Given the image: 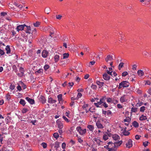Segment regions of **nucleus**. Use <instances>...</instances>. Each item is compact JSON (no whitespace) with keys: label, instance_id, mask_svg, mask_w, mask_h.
Segmentation results:
<instances>
[{"label":"nucleus","instance_id":"f257e3e1","mask_svg":"<svg viewBox=\"0 0 151 151\" xmlns=\"http://www.w3.org/2000/svg\"><path fill=\"white\" fill-rule=\"evenodd\" d=\"M122 143V142L121 140L119 141L118 142H114V143H112L111 142H109L108 143V145L105 146L104 147L107 148L108 150V147H111V146H110V145H112L113 147H118L120 146Z\"/></svg>","mask_w":151,"mask_h":151},{"label":"nucleus","instance_id":"f03ea898","mask_svg":"<svg viewBox=\"0 0 151 151\" xmlns=\"http://www.w3.org/2000/svg\"><path fill=\"white\" fill-rule=\"evenodd\" d=\"M129 82L123 81L119 84V86L118 87L119 89H120L122 87L126 88L129 87Z\"/></svg>","mask_w":151,"mask_h":151},{"label":"nucleus","instance_id":"7ed1b4c3","mask_svg":"<svg viewBox=\"0 0 151 151\" xmlns=\"http://www.w3.org/2000/svg\"><path fill=\"white\" fill-rule=\"evenodd\" d=\"M106 99V98L105 97H103L102 98H101L100 99V101L99 102H98L97 103H95L94 104L95 106H96L97 107H100L99 106L100 105H101L102 103H104L105 102V99Z\"/></svg>","mask_w":151,"mask_h":151},{"label":"nucleus","instance_id":"20e7f679","mask_svg":"<svg viewBox=\"0 0 151 151\" xmlns=\"http://www.w3.org/2000/svg\"><path fill=\"white\" fill-rule=\"evenodd\" d=\"M76 129L80 134L81 135H83L85 134L86 131V129H82L80 127H78L76 128Z\"/></svg>","mask_w":151,"mask_h":151},{"label":"nucleus","instance_id":"39448f33","mask_svg":"<svg viewBox=\"0 0 151 151\" xmlns=\"http://www.w3.org/2000/svg\"><path fill=\"white\" fill-rule=\"evenodd\" d=\"M127 95H123L120 98V101L121 103H123L127 101L128 99H127Z\"/></svg>","mask_w":151,"mask_h":151},{"label":"nucleus","instance_id":"423d86ee","mask_svg":"<svg viewBox=\"0 0 151 151\" xmlns=\"http://www.w3.org/2000/svg\"><path fill=\"white\" fill-rule=\"evenodd\" d=\"M25 26H26V25L25 24L19 25L17 26L16 28V29L17 31L19 32L20 31H22L23 30L24 27Z\"/></svg>","mask_w":151,"mask_h":151},{"label":"nucleus","instance_id":"0eeeda50","mask_svg":"<svg viewBox=\"0 0 151 151\" xmlns=\"http://www.w3.org/2000/svg\"><path fill=\"white\" fill-rule=\"evenodd\" d=\"M113 60V56L110 55H108L105 58V60L107 63H109V61H111Z\"/></svg>","mask_w":151,"mask_h":151},{"label":"nucleus","instance_id":"6e6552de","mask_svg":"<svg viewBox=\"0 0 151 151\" xmlns=\"http://www.w3.org/2000/svg\"><path fill=\"white\" fill-rule=\"evenodd\" d=\"M132 142V140L131 139H129L126 144V147L129 148L133 146Z\"/></svg>","mask_w":151,"mask_h":151},{"label":"nucleus","instance_id":"1a4fd4ad","mask_svg":"<svg viewBox=\"0 0 151 151\" xmlns=\"http://www.w3.org/2000/svg\"><path fill=\"white\" fill-rule=\"evenodd\" d=\"M93 141L94 142V143L95 145H101V143H102V142L99 139L96 138H94L93 139Z\"/></svg>","mask_w":151,"mask_h":151},{"label":"nucleus","instance_id":"9d476101","mask_svg":"<svg viewBox=\"0 0 151 151\" xmlns=\"http://www.w3.org/2000/svg\"><path fill=\"white\" fill-rule=\"evenodd\" d=\"M48 54V52L46 50H44L42 52V56L43 58H45L47 57Z\"/></svg>","mask_w":151,"mask_h":151},{"label":"nucleus","instance_id":"9b49d317","mask_svg":"<svg viewBox=\"0 0 151 151\" xmlns=\"http://www.w3.org/2000/svg\"><path fill=\"white\" fill-rule=\"evenodd\" d=\"M25 99H26L31 104H35V101L33 99H31L28 97H26L25 98Z\"/></svg>","mask_w":151,"mask_h":151},{"label":"nucleus","instance_id":"f8f14e48","mask_svg":"<svg viewBox=\"0 0 151 151\" xmlns=\"http://www.w3.org/2000/svg\"><path fill=\"white\" fill-rule=\"evenodd\" d=\"M112 138L115 141L118 140V141L116 142H118L119 141V140L120 139V137L117 134H114L112 135Z\"/></svg>","mask_w":151,"mask_h":151},{"label":"nucleus","instance_id":"ddd939ff","mask_svg":"<svg viewBox=\"0 0 151 151\" xmlns=\"http://www.w3.org/2000/svg\"><path fill=\"white\" fill-rule=\"evenodd\" d=\"M103 78L105 80L108 81L110 79V77L106 73H104L103 75Z\"/></svg>","mask_w":151,"mask_h":151},{"label":"nucleus","instance_id":"4468645a","mask_svg":"<svg viewBox=\"0 0 151 151\" xmlns=\"http://www.w3.org/2000/svg\"><path fill=\"white\" fill-rule=\"evenodd\" d=\"M96 125L97 128L99 129H102L104 128L102 124L100 123L99 121H97L96 123Z\"/></svg>","mask_w":151,"mask_h":151},{"label":"nucleus","instance_id":"2eb2a0df","mask_svg":"<svg viewBox=\"0 0 151 151\" xmlns=\"http://www.w3.org/2000/svg\"><path fill=\"white\" fill-rule=\"evenodd\" d=\"M39 100L42 104H45L46 102V99L43 96H40L39 98Z\"/></svg>","mask_w":151,"mask_h":151},{"label":"nucleus","instance_id":"dca6fc26","mask_svg":"<svg viewBox=\"0 0 151 151\" xmlns=\"http://www.w3.org/2000/svg\"><path fill=\"white\" fill-rule=\"evenodd\" d=\"M59 54V53L58 54H55L54 58L55 62L56 63L59 60L60 57Z\"/></svg>","mask_w":151,"mask_h":151},{"label":"nucleus","instance_id":"f3484780","mask_svg":"<svg viewBox=\"0 0 151 151\" xmlns=\"http://www.w3.org/2000/svg\"><path fill=\"white\" fill-rule=\"evenodd\" d=\"M57 101L55 100H53L52 99L51 97H49L48 100V102L49 103H55Z\"/></svg>","mask_w":151,"mask_h":151},{"label":"nucleus","instance_id":"a211bd4d","mask_svg":"<svg viewBox=\"0 0 151 151\" xmlns=\"http://www.w3.org/2000/svg\"><path fill=\"white\" fill-rule=\"evenodd\" d=\"M137 73L139 76H141L144 75V72L143 70H138L137 72Z\"/></svg>","mask_w":151,"mask_h":151},{"label":"nucleus","instance_id":"6ab92c4d","mask_svg":"<svg viewBox=\"0 0 151 151\" xmlns=\"http://www.w3.org/2000/svg\"><path fill=\"white\" fill-rule=\"evenodd\" d=\"M87 127L90 131H91L92 132H93L94 129V127L92 125H88L87 126Z\"/></svg>","mask_w":151,"mask_h":151},{"label":"nucleus","instance_id":"aec40b11","mask_svg":"<svg viewBox=\"0 0 151 151\" xmlns=\"http://www.w3.org/2000/svg\"><path fill=\"white\" fill-rule=\"evenodd\" d=\"M5 50H6V53L7 54H9L10 53V46L9 45H7L5 48Z\"/></svg>","mask_w":151,"mask_h":151},{"label":"nucleus","instance_id":"412c9836","mask_svg":"<svg viewBox=\"0 0 151 151\" xmlns=\"http://www.w3.org/2000/svg\"><path fill=\"white\" fill-rule=\"evenodd\" d=\"M19 103L23 106H24L26 104L25 100L22 99H20L19 102Z\"/></svg>","mask_w":151,"mask_h":151},{"label":"nucleus","instance_id":"4be33fe9","mask_svg":"<svg viewBox=\"0 0 151 151\" xmlns=\"http://www.w3.org/2000/svg\"><path fill=\"white\" fill-rule=\"evenodd\" d=\"M58 101L59 103L60 102V101H62V94H60L58 96Z\"/></svg>","mask_w":151,"mask_h":151},{"label":"nucleus","instance_id":"5701e85b","mask_svg":"<svg viewBox=\"0 0 151 151\" xmlns=\"http://www.w3.org/2000/svg\"><path fill=\"white\" fill-rule=\"evenodd\" d=\"M147 119V117L146 116H144V115H142L139 118V120L141 121H143Z\"/></svg>","mask_w":151,"mask_h":151},{"label":"nucleus","instance_id":"b1692460","mask_svg":"<svg viewBox=\"0 0 151 151\" xmlns=\"http://www.w3.org/2000/svg\"><path fill=\"white\" fill-rule=\"evenodd\" d=\"M96 84L99 86L102 87L103 86L104 84L103 82H101L99 81H97L96 82Z\"/></svg>","mask_w":151,"mask_h":151},{"label":"nucleus","instance_id":"393cba45","mask_svg":"<svg viewBox=\"0 0 151 151\" xmlns=\"http://www.w3.org/2000/svg\"><path fill=\"white\" fill-rule=\"evenodd\" d=\"M132 125L135 127H137L139 126V124L136 121H134L132 122Z\"/></svg>","mask_w":151,"mask_h":151},{"label":"nucleus","instance_id":"a878e982","mask_svg":"<svg viewBox=\"0 0 151 151\" xmlns=\"http://www.w3.org/2000/svg\"><path fill=\"white\" fill-rule=\"evenodd\" d=\"M69 56V54L68 53H65L63 54V58L62 59H65L67 58Z\"/></svg>","mask_w":151,"mask_h":151},{"label":"nucleus","instance_id":"bb28decb","mask_svg":"<svg viewBox=\"0 0 151 151\" xmlns=\"http://www.w3.org/2000/svg\"><path fill=\"white\" fill-rule=\"evenodd\" d=\"M32 37H31V38H30V39H29L28 40L29 43V47H30L32 46V45H31L32 42Z\"/></svg>","mask_w":151,"mask_h":151},{"label":"nucleus","instance_id":"cd10ccee","mask_svg":"<svg viewBox=\"0 0 151 151\" xmlns=\"http://www.w3.org/2000/svg\"><path fill=\"white\" fill-rule=\"evenodd\" d=\"M124 63L123 62L120 63L118 66V69L119 70H120L121 68L124 66Z\"/></svg>","mask_w":151,"mask_h":151},{"label":"nucleus","instance_id":"c85d7f7f","mask_svg":"<svg viewBox=\"0 0 151 151\" xmlns=\"http://www.w3.org/2000/svg\"><path fill=\"white\" fill-rule=\"evenodd\" d=\"M108 151H116V149L114 148V147H108Z\"/></svg>","mask_w":151,"mask_h":151},{"label":"nucleus","instance_id":"c756f323","mask_svg":"<svg viewBox=\"0 0 151 151\" xmlns=\"http://www.w3.org/2000/svg\"><path fill=\"white\" fill-rule=\"evenodd\" d=\"M43 73V70L42 69H40L39 70L36 71L35 72V73L36 74H37V73Z\"/></svg>","mask_w":151,"mask_h":151},{"label":"nucleus","instance_id":"7c9ffc66","mask_svg":"<svg viewBox=\"0 0 151 151\" xmlns=\"http://www.w3.org/2000/svg\"><path fill=\"white\" fill-rule=\"evenodd\" d=\"M8 6L10 8V9H13L14 8V7L13 5V2H11L9 3V4H8Z\"/></svg>","mask_w":151,"mask_h":151},{"label":"nucleus","instance_id":"2f4dec72","mask_svg":"<svg viewBox=\"0 0 151 151\" xmlns=\"http://www.w3.org/2000/svg\"><path fill=\"white\" fill-rule=\"evenodd\" d=\"M112 112L110 110H108L107 111V114L109 116H110L112 115Z\"/></svg>","mask_w":151,"mask_h":151},{"label":"nucleus","instance_id":"473e14b6","mask_svg":"<svg viewBox=\"0 0 151 151\" xmlns=\"http://www.w3.org/2000/svg\"><path fill=\"white\" fill-rule=\"evenodd\" d=\"M34 25L35 27H38L40 24V22H36L35 23L33 24Z\"/></svg>","mask_w":151,"mask_h":151},{"label":"nucleus","instance_id":"72a5a7b5","mask_svg":"<svg viewBox=\"0 0 151 151\" xmlns=\"http://www.w3.org/2000/svg\"><path fill=\"white\" fill-rule=\"evenodd\" d=\"M88 149H89V151H96V149L90 146L88 147Z\"/></svg>","mask_w":151,"mask_h":151},{"label":"nucleus","instance_id":"f704fd0d","mask_svg":"<svg viewBox=\"0 0 151 151\" xmlns=\"http://www.w3.org/2000/svg\"><path fill=\"white\" fill-rule=\"evenodd\" d=\"M55 147L57 149L59 147V142H56L55 146Z\"/></svg>","mask_w":151,"mask_h":151},{"label":"nucleus","instance_id":"c9c22d12","mask_svg":"<svg viewBox=\"0 0 151 151\" xmlns=\"http://www.w3.org/2000/svg\"><path fill=\"white\" fill-rule=\"evenodd\" d=\"M53 135L54 137L56 139H57L59 136V134L57 133H54Z\"/></svg>","mask_w":151,"mask_h":151},{"label":"nucleus","instance_id":"e433bc0d","mask_svg":"<svg viewBox=\"0 0 151 151\" xmlns=\"http://www.w3.org/2000/svg\"><path fill=\"white\" fill-rule=\"evenodd\" d=\"M131 120V119H130V118L129 117H127L126 119H125L124 120V122H128L130 121Z\"/></svg>","mask_w":151,"mask_h":151},{"label":"nucleus","instance_id":"4c0bfd02","mask_svg":"<svg viewBox=\"0 0 151 151\" xmlns=\"http://www.w3.org/2000/svg\"><path fill=\"white\" fill-rule=\"evenodd\" d=\"M85 108H89L88 105V104H85L82 107V108L83 109H84Z\"/></svg>","mask_w":151,"mask_h":151},{"label":"nucleus","instance_id":"58836bf2","mask_svg":"<svg viewBox=\"0 0 151 151\" xmlns=\"http://www.w3.org/2000/svg\"><path fill=\"white\" fill-rule=\"evenodd\" d=\"M58 127L59 129H62L63 127V124L61 123H60L58 124Z\"/></svg>","mask_w":151,"mask_h":151},{"label":"nucleus","instance_id":"ea45409f","mask_svg":"<svg viewBox=\"0 0 151 151\" xmlns=\"http://www.w3.org/2000/svg\"><path fill=\"white\" fill-rule=\"evenodd\" d=\"M137 111V108L136 107H132L131 108V111L134 112H136Z\"/></svg>","mask_w":151,"mask_h":151},{"label":"nucleus","instance_id":"a19ab883","mask_svg":"<svg viewBox=\"0 0 151 151\" xmlns=\"http://www.w3.org/2000/svg\"><path fill=\"white\" fill-rule=\"evenodd\" d=\"M149 142L148 141H145L143 142V145L145 147H146L148 145Z\"/></svg>","mask_w":151,"mask_h":151},{"label":"nucleus","instance_id":"79ce46f5","mask_svg":"<svg viewBox=\"0 0 151 151\" xmlns=\"http://www.w3.org/2000/svg\"><path fill=\"white\" fill-rule=\"evenodd\" d=\"M91 88L93 89H96L97 88V86L96 85H94L93 84H92L91 86Z\"/></svg>","mask_w":151,"mask_h":151},{"label":"nucleus","instance_id":"37998d69","mask_svg":"<svg viewBox=\"0 0 151 151\" xmlns=\"http://www.w3.org/2000/svg\"><path fill=\"white\" fill-rule=\"evenodd\" d=\"M108 136L107 135L104 134L103 136V139L105 140L106 141L108 139Z\"/></svg>","mask_w":151,"mask_h":151},{"label":"nucleus","instance_id":"c03bdc74","mask_svg":"<svg viewBox=\"0 0 151 151\" xmlns=\"http://www.w3.org/2000/svg\"><path fill=\"white\" fill-rule=\"evenodd\" d=\"M50 67L49 66L47 65H45L44 66V69L45 71H46Z\"/></svg>","mask_w":151,"mask_h":151},{"label":"nucleus","instance_id":"a18cd8bd","mask_svg":"<svg viewBox=\"0 0 151 151\" xmlns=\"http://www.w3.org/2000/svg\"><path fill=\"white\" fill-rule=\"evenodd\" d=\"M145 107L144 106H142L141 107V108H140V111L141 112H143L145 109Z\"/></svg>","mask_w":151,"mask_h":151},{"label":"nucleus","instance_id":"49530a36","mask_svg":"<svg viewBox=\"0 0 151 151\" xmlns=\"http://www.w3.org/2000/svg\"><path fill=\"white\" fill-rule=\"evenodd\" d=\"M28 111V109L26 108H24L23 109L22 112L23 113H25Z\"/></svg>","mask_w":151,"mask_h":151},{"label":"nucleus","instance_id":"de8ad7c7","mask_svg":"<svg viewBox=\"0 0 151 151\" xmlns=\"http://www.w3.org/2000/svg\"><path fill=\"white\" fill-rule=\"evenodd\" d=\"M102 106H103L104 107L106 108L108 107V106L107 104L105 102L104 103H102Z\"/></svg>","mask_w":151,"mask_h":151},{"label":"nucleus","instance_id":"09e8293b","mask_svg":"<svg viewBox=\"0 0 151 151\" xmlns=\"http://www.w3.org/2000/svg\"><path fill=\"white\" fill-rule=\"evenodd\" d=\"M41 145L44 148H45L47 147V144L45 142L42 143Z\"/></svg>","mask_w":151,"mask_h":151},{"label":"nucleus","instance_id":"8fccbe9b","mask_svg":"<svg viewBox=\"0 0 151 151\" xmlns=\"http://www.w3.org/2000/svg\"><path fill=\"white\" fill-rule=\"evenodd\" d=\"M50 8H47L45 10V12L46 13H47V14H48L50 12Z\"/></svg>","mask_w":151,"mask_h":151},{"label":"nucleus","instance_id":"3c124183","mask_svg":"<svg viewBox=\"0 0 151 151\" xmlns=\"http://www.w3.org/2000/svg\"><path fill=\"white\" fill-rule=\"evenodd\" d=\"M5 53L4 50H2L0 49V56L4 55Z\"/></svg>","mask_w":151,"mask_h":151},{"label":"nucleus","instance_id":"603ef678","mask_svg":"<svg viewBox=\"0 0 151 151\" xmlns=\"http://www.w3.org/2000/svg\"><path fill=\"white\" fill-rule=\"evenodd\" d=\"M128 73L126 71L123 72L122 74V76L123 77H125L128 75Z\"/></svg>","mask_w":151,"mask_h":151},{"label":"nucleus","instance_id":"864d4df0","mask_svg":"<svg viewBox=\"0 0 151 151\" xmlns=\"http://www.w3.org/2000/svg\"><path fill=\"white\" fill-rule=\"evenodd\" d=\"M63 118L65 120V121L67 122H70V121L65 116H63Z\"/></svg>","mask_w":151,"mask_h":151},{"label":"nucleus","instance_id":"5fc2aeb1","mask_svg":"<svg viewBox=\"0 0 151 151\" xmlns=\"http://www.w3.org/2000/svg\"><path fill=\"white\" fill-rule=\"evenodd\" d=\"M130 134V133L128 131H127L126 132H124V133L123 134L125 136H128Z\"/></svg>","mask_w":151,"mask_h":151},{"label":"nucleus","instance_id":"6e6d98bb","mask_svg":"<svg viewBox=\"0 0 151 151\" xmlns=\"http://www.w3.org/2000/svg\"><path fill=\"white\" fill-rule=\"evenodd\" d=\"M62 17V16L60 15H58L56 16V18L58 19H61Z\"/></svg>","mask_w":151,"mask_h":151},{"label":"nucleus","instance_id":"4d7b16f0","mask_svg":"<svg viewBox=\"0 0 151 151\" xmlns=\"http://www.w3.org/2000/svg\"><path fill=\"white\" fill-rule=\"evenodd\" d=\"M66 147V144L65 142H63L62 144V147L63 149H65Z\"/></svg>","mask_w":151,"mask_h":151},{"label":"nucleus","instance_id":"13d9d810","mask_svg":"<svg viewBox=\"0 0 151 151\" xmlns=\"http://www.w3.org/2000/svg\"><path fill=\"white\" fill-rule=\"evenodd\" d=\"M83 48L86 51L88 52L89 51V48L88 47H86L83 46Z\"/></svg>","mask_w":151,"mask_h":151},{"label":"nucleus","instance_id":"bf43d9fd","mask_svg":"<svg viewBox=\"0 0 151 151\" xmlns=\"http://www.w3.org/2000/svg\"><path fill=\"white\" fill-rule=\"evenodd\" d=\"M149 54L148 52L146 51H144L142 52V54L145 56L147 55V54Z\"/></svg>","mask_w":151,"mask_h":151},{"label":"nucleus","instance_id":"052dcab7","mask_svg":"<svg viewBox=\"0 0 151 151\" xmlns=\"http://www.w3.org/2000/svg\"><path fill=\"white\" fill-rule=\"evenodd\" d=\"M22 88H23V89H25L26 88V85H25L24 83L23 82L22 83Z\"/></svg>","mask_w":151,"mask_h":151},{"label":"nucleus","instance_id":"680f3d73","mask_svg":"<svg viewBox=\"0 0 151 151\" xmlns=\"http://www.w3.org/2000/svg\"><path fill=\"white\" fill-rule=\"evenodd\" d=\"M141 137V136L138 135H136L135 136V138L136 139L138 140L139 139L140 137Z\"/></svg>","mask_w":151,"mask_h":151},{"label":"nucleus","instance_id":"e2e57ef3","mask_svg":"<svg viewBox=\"0 0 151 151\" xmlns=\"http://www.w3.org/2000/svg\"><path fill=\"white\" fill-rule=\"evenodd\" d=\"M102 114L105 116V117H106V115L107 114V111H104L103 110H102Z\"/></svg>","mask_w":151,"mask_h":151},{"label":"nucleus","instance_id":"0e129e2a","mask_svg":"<svg viewBox=\"0 0 151 151\" xmlns=\"http://www.w3.org/2000/svg\"><path fill=\"white\" fill-rule=\"evenodd\" d=\"M15 88V86L12 85H11L10 86V89L12 90H13Z\"/></svg>","mask_w":151,"mask_h":151},{"label":"nucleus","instance_id":"69168bd1","mask_svg":"<svg viewBox=\"0 0 151 151\" xmlns=\"http://www.w3.org/2000/svg\"><path fill=\"white\" fill-rule=\"evenodd\" d=\"M107 101L108 103L111 102L112 101V99L110 98H108L107 99Z\"/></svg>","mask_w":151,"mask_h":151},{"label":"nucleus","instance_id":"338daca9","mask_svg":"<svg viewBox=\"0 0 151 151\" xmlns=\"http://www.w3.org/2000/svg\"><path fill=\"white\" fill-rule=\"evenodd\" d=\"M117 107L119 109H121L122 108V106L120 104H118L117 105Z\"/></svg>","mask_w":151,"mask_h":151},{"label":"nucleus","instance_id":"774afa93","mask_svg":"<svg viewBox=\"0 0 151 151\" xmlns=\"http://www.w3.org/2000/svg\"><path fill=\"white\" fill-rule=\"evenodd\" d=\"M17 89L18 90V91H21L22 90V88L21 86H20L19 85H18V86H17Z\"/></svg>","mask_w":151,"mask_h":151}]
</instances>
